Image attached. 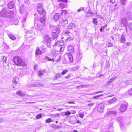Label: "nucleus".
Segmentation results:
<instances>
[{"mask_svg":"<svg viewBox=\"0 0 132 132\" xmlns=\"http://www.w3.org/2000/svg\"><path fill=\"white\" fill-rule=\"evenodd\" d=\"M82 55L81 54L80 52L79 51L78 52V55L77 58L79 60L81 59L82 58Z\"/></svg>","mask_w":132,"mask_h":132,"instance_id":"obj_26","label":"nucleus"},{"mask_svg":"<svg viewBox=\"0 0 132 132\" xmlns=\"http://www.w3.org/2000/svg\"><path fill=\"white\" fill-rule=\"evenodd\" d=\"M52 35L53 38L54 39L58 37V35L55 32H53Z\"/></svg>","mask_w":132,"mask_h":132,"instance_id":"obj_25","label":"nucleus"},{"mask_svg":"<svg viewBox=\"0 0 132 132\" xmlns=\"http://www.w3.org/2000/svg\"><path fill=\"white\" fill-rule=\"evenodd\" d=\"M44 40L47 44H50L51 41V37L48 35H45L43 36Z\"/></svg>","mask_w":132,"mask_h":132,"instance_id":"obj_5","label":"nucleus"},{"mask_svg":"<svg viewBox=\"0 0 132 132\" xmlns=\"http://www.w3.org/2000/svg\"><path fill=\"white\" fill-rule=\"evenodd\" d=\"M33 30H28L27 32V35L30 34L29 35V36L31 37L32 36H34L35 35V34L34 30H35V28H33Z\"/></svg>","mask_w":132,"mask_h":132,"instance_id":"obj_8","label":"nucleus"},{"mask_svg":"<svg viewBox=\"0 0 132 132\" xmlns=\"http://www.w3.org/2000/svg\"><path fill=\"white\" fill-rule=\"evenodd\" d=\"M112 44L111 43V42H110V43H109L108 44V47H110V46H112Z\"/></svg>","mask_w":132,"mask_h":132,"instance_id":"obj_55","label":"nucleus"},{"mask_svg":"<svg viewBox=\"0 0 132 132\" xmlns=\"http://www.w3.org/2000/svg\"><path fill=\"white\" fill-rule=\"evenodd\" d=\"M79 66H77L76 67H74L73 68V69L75 70H76V69H79Z\"/></svg>","mask_w":132,"mask_h":132,"instance_id":"obj_60","label":"nucleus"},{"mask_svg":"<svg viewBox=\"0 0 132 132\" xmlns=\"http://www.w3.org/2000/svg\"><path fill=\"white\" fill-rule=\"evenodd\" d=\"M84 10V8L81 7L77 10V12H80L81 11H83Z\"/></svg>","mask_w":132,"mask_h":132,"instance_id":"obj_47","label":"nucleus"},{"mask_svg":"<svg viewBox=\"0 0 132 132\" xmlns=\"http://www.w3.org/2000/svg\"><path fill=\"white\" fill-rule=\"evenodd\" d=\"M116 0H110V2L113 3H115Z\"/></svg>","mask_w":132,"mask_h":132,"instance_id":"obj_63","label":"nucleus"},{"mask_svg":"<svg viewBox=\"0 0 132 132\" xmlns=\"http://www.w3.org/2000/svg\"><path fill=\"white\" fill-rule=\"evenodd\" d=\"M65 114L66 116H69L71 114V113L69 111H67L65 112Z\"/></svg>","mask_w":132,"mask_h":132,"instance_id":"obj_43","label":"nucleus"},{"mask_svg":"<svg viewBox=\"0 0 132 132\" xmlns=\"http://www.w3.org/2000/svg\"><path fill=\"white\" fill-rule=\"evenodd\" d=\"M115 79V77H113L112 78L110 79L109 80L107 81V83L109 84L112 82Z\"/></svg>","mask_w":132,"mask_h":132,"instance_id":"obj_32","label":"nucleus"},{"mask_svg":"<svg viewBox=\"0 0 132 132\" xmlns=\"http://www.w3.org/2000/svg\"><path fill=\"white\" fill-rule=\"evenodd\" d=\"M94 105V104L93 103H91L90 104H88V105L89 106H93Z\"/></svg>","mask_w":132,"mask_h":132,"instance_id":"obj_59","label":"nucleus"},{"mask_svg":"<svg viewBox=\"0 0 132 132\" xmlns=\"http://www.w3.org/2000/svg\"><path fill=\"white\" fill-rule=\"evenodd\" d=\"M93 23L95 24H97V19L96 18H93Z\"/></svg>","mask_w":132,"mask_h":132,"instance_id":"obj_36","label":"nucleus"},{"mask_svg":"<svg viewBox=\"0 0 132 132\" xmlns=\"http://www.w3.org/2000/svg\"><path fill=\"white\" fill-rule=\"evenodd\" d=\"M63 83H62V82H59V83H56L55 84H54V85H60V84H62Z\"/></svg>","mask_w":132,"mask_h":132,"instance_id":"obj_61","label":"nucleus"},{"mask_svg":"<svg viewBox=\"0 0 132 132\" xmlns=\"http://www.w3.org/2000/svg\"><path fill=\"white\" fill-rule=\"evenodd\" d=\"M100 31L101 32H103L104 31V28L103 27H101L100 29Z\"/></svg>","mask_w":132,"mask_h":132,"instance_id":"obj_49","label":"nucleus"},{"mask_svg":"<svg viewBox=\"0 0 132 132\" xmlns=\"http://www.w3.org/2000/svg\"><path fill=\"white\" fill-rule=\"evenodd\" d=\"M68 58L69 61L71 62H73V57L72 55L70 53L68 54Z\"/></svg>","mask_w":132,"mask_h":132,"instance_id":"obj_20","label":"nucleus"},{"mask_svg":"<svg viewBox=\"0 0 132 132\" xmlns=\"http://www.w3.org/2000/svg\"><path fill=\"white\" fill-rule=\"evenodd\" d=\"M38 75L39 76H42L43 75L42 72L41 71H39L37 72Z\"/></svg>","mask_w":132,"mask_h":132,"instance_id":"obj_42","label":"nucleus"},{"mask_svg":"<svg viewBox=\"0 0 132 132\" xmlns=\"http://www.w3.org/2000/svg\"><path fill=\"white\" fill-rule=\"evenodd\" d=\"M61 76V74L58 73H56L55 76V79H56L60 77Z\"/></svg>","mask_w":132,"mask_h":132,"instance_id":"obj_28","label":"nucleus"},{"mask_svg":"<svg viewBox=\"0 0 132 132\" xmlns=\"http://www.w3.org/2000/svg\"><path fill=\"white\" fill-rule=\"evenodd\" d=\"M128 103L126 102H120L118 105H120L119 110L121 112L125 111L126 110Z\"/></svg>","mask_w":132,"mask_h":132,"instance_id":"obj_4","label":"nucleus"},{"mask_svg":"<svg viewBox=\"0 0 132 132\" xmlns=\"http://www.w3.org/2000/svg\"><path fill=\"white\" fill-rule=\"evenodd\" d=\"M41 48L43 52H45L46 51V48L45 47V44L42 45L41 46Z\"/></svg>","mask_w":132,"mask_h":132,"instance_id":"obj_33","label":"nucleus"},{"mask_svg":"<svg viewBox=\"0 0 132 132\" xmlns=\"http://www.w3.org/2000/svg\"><path fill=\"white\" fill-rule=\"evenodd\" d=\"M129 27L130 30L132 31V22L129 24Z\"/></svg>","mask_w":132,"mask_h":132,"instance_id":"obj_41","label":"nucleus"},{"mask_svg":"<svg viewBox=\"0 0 132 132\" xmlns=\"http://www.w3.org/2000/svg\"><path fill=\"white\" fill-rule=\"evenodd\" d=\"M52 121V119L50 118H49L48 119H46V122L47 123H49L51 122Z\"/></svg>","mask_w":132,"mask_h":132,"instance_id":"obj_37","label":"nucleus"},{"mask_svg":"<svg viewBox=\"0 0 132 132\" xmlns=\"http://www.w3.org/2000/svg\"><path fill=\"white\" fill-rule=\"evenodd\" d=\"M79 116L81 117V118H83V117L84 116V115L83 114H79Z\"/></svg>","mask_w":132,"mask_h":132,"instance_id":"obj_54","label":"nucleus"},{"mask_svg":"<svg viewBox=\"0 0 132 132\" xmlns=\"http://www.w3.org/2000/svg\"><path fill=\"white\" fill-rule=\"evenodd\" d=\"M14 12L11 10H7L6 8L3 9L0 12L1 16L7 19H9L13 17Z\"/></svg>","mask_w":132,"mask_h":132,"instance_id":"obj_1","label":"nucleus"},{"mask_svg":"<svg viewBox=\"0 0 132 132\" xmlns=\"http://www.w3.org/2000/svg\"><path fill=\"white\" fill-rule=\"evenodd\" d=\"M37 11L38 13L40 15H42L45 13V11L42 8L37 9Z\"/></svg>","mask_w":132,"mask_h":132,"instance_id":"obj_14","label":"nucleus"},{"mask_svg":"<svg viewBox=\"0 0 132 132\" xmlns=\"http://www.w3.org/2000/svg\"><path fill=\"white\" fill-rule=\"evenodd\" d=\"M121 24L126 27V29L127 31L126 30L127 29V22L126 19V18H123L122 19L121 21Z\"/></svg>","mask_w":132,"mask_h":132,"instance_id":"obj_9","label":"nucleus"},{"mask_svg":"<svg viewBox=\"0 0 132 132\" xmlns=\"http://www.w3.org/2000/svg\"><path fill=\"white\" fill-rule=\"evenodd\" d=\"M42 116V114L40 113L37 114L36 116V117L37 119H38L41 118Z\"/></svg>","mask_w":132,"mask_h":132,"instance_id":"obj_40","label":"nucleus"},{"mask_svg":"<svg viewBox=\"0 0 132 132\" xmlns=\"http://www.w3.org/2000/svg\"><path fill=\"white\" fill-rule=\"evenodd\" d=\"M64 50V48H63L62 46H61L60 48V51L61 52V51Z\"/></svg>","mask_w":132,"mask_h":132,"instance_id":"obj_52","label":"nucleus"},{"mask_svg":"<svg viewBox=\"0 0 132 132\" xmlns=\"http://www.w3.org/2000/svg\"><path fill=\"white\" fill-rule=\"evenodd\" d=\"M68 21L66 19H63V22L62 24H63L66 25L68 24Z\"/></svg>","mask_w":132,"mask_h":132,"instance_id":"obj_27","label":"nucleus"},{"mask_svg":"<svg viewBox=\"0 0 132 132\" xmlns=\"http://www.w3.org/2000/svg\"><path fill=\"white\" fill-rule=\"evenodd\" d=\"M42 4H39L38 5V9H39L40 8H42Z\"/></svg>","mask_w":132,"mask_h":132,"instance_id":"obj_51","label":"nucleus"},{"mask_svg":"<svg viewBox=\"0 0 132 132\" xmlns=\"http://www.w3.org/2000/svg\"><path fill=\"white\" fill-rule=\"evenodd\" d=\"M64 35L66 37V40L70 41L73 39L74 35L73 34L70 32L69 30L65 32L64 33Z\"/></svg>","mask_w":132,"mask_h":132,"instance_id":"obj_3","label":"nucleus"},{"mask_svg":"<svg viewBox=\"0 0 132 132\" xmlns=\"http://www.w3.org/2000/svg\"><path fill=\"white\" fill-rule=\"evenodd\" d=\"M40 21L41 23L42 24L44 25L46 21L45 17L44 16H43L40 19Z\"/></svg>","mask_w":132,"mask_h":132,"instance_id":"obj_17","label":"nucleus"},{"mask_svg":"<svg viewBox=\"0 0 132 132\" xmlns=\"http://www.w3.org/2000/svg\"><path fill=\"white\" fill-rule=\"evenodd\" d=\"M67 13V11L66 10H63L62 11V14H64V15H65Z\"/></svg>","mask_w":132,"mask_h":132,"instance_id":"obj_46","label":"nucleus"},{"mask_svg":"<svg viewBox=\"0 0 132 132\" xmlns=\"http://www.w3.org/2000/svg\"><path fill=\"white\" fill-rule=\"evenodd\" d=\"M6 57L4 56H3V62H4V61H5L6 60Z\"/></svg>","mask_w":132,"mask_h":132,"instance_id":"obj_56","label":"nucleus"},{"mask_svg":"<svg viewBox=\"0 0 132 132\" xmlns=\"http://www.w3.org/2000/svg\"><path fill=\"white\" fill-rule=\"evenodd\" d=\"M51 28L52 29V30L58 33L60 32V29L56 26H51Z\"/></svg>","mask_w":132,"mask_h":132,"instance_id":"obj_12","label":"nucleus"},{"mask_svg":"<svg viewBox=\"0 0 132 132\" xmlns=\"http://www.w3.org/2000/svg\"><path fill=\"white\" fill-rule=\"evenodd\" d=\"M96 105L97 106V109L98 111L100 112H103L104 108V104L100 103L98 105L97 104Z\"/></svg>","mask_w":132,"mask_h":132,"instance_id":"obj_6","label":"nucleus"},{"mask_svg":"<svg viewBox=\"0 0 132 132\" xmlns=\"http://www.w3.org/2000/svg\"><path fill=\"white\" fill-rule=\"evenodd\" d=\"M45 59L50 61H52L54 60V59H53L50 58H49V57L47 56H45Z\"/></svg>","mask_w":132,"mask_h":132,"instance_id":"obj_34","label":"nucleus"},{"mask_svg":"<svg viewBox=\"0 0 132 132\" xmlns=\"http://www.w3.org/2000/svg\"><path fill=\"white\" fill-rule=\"evenodd\" d=\"M126 44L127 46H129L131 45V43L130 42H128L126 43Z\"/></svg>","mask_w":132,"mask_h":132,"instance_id":"obj_57","label":"nucleus"},{"mask_svg":"<svg viewBox=\"0 0 132 132\" xmlns=\"http://www.w3.org/2000/svg\"><path fill=\"white\" fill-rule=\"evenodd\" d=\"M110 113L112 114H116V113L115 111H111L110 112Z\"/></svg>","mask_w":132,"mask_h":132,"instance_id":"obj_64","label":"nucleus"},{"mask_svg":"<svg viewBox=\"0 0 132 132\" xmlns=\"http://www.w3.org/2000/svg\"><path fill=\"white\" fill-rule=\"evenodd\" d=\"M67 103H68V104H74L75 103V102L73 101H69V102H68Z\"/></svg>","mask_w":132,"mask_h":132,"instance_id":"obj_53","label":"nucleus"},{"mask_svg":"<svg viewBox=\"0 0 132 132\" xmlns=\"http://www.w3.org/2000/svg\"><path fill=\"white\" fill-rule=\"evenodd\" d=\"M116 101V98H114L110 100L109 101V102H111V103H113L114 102H115Z\"/></svg>","mask_w":132,"mask_h":132,"instance_id":"obj_44","label":"nucleus"},{"mask_svg":"<svg viewBox=\"0 0 132 132\" xmlns=\"http://www.w3.org/2000/svg\"><path fill=\"white\" fill-rule=\"evenodd\" d=\"M15 4V2L13 1H11L8 3L7 6L9 8L11 9L14 7Z\"/></svg>","mask_w":132,"mask_h":132,"instance_id":"obj_11","label":"nucleus"},{"mask_svg":"<svg viewBox=\"0 0 132 132\" xmlns=\"http://www.w3.org/2000/svg\"><path fill=\"white\" fill-rule=\"evenodd\" d=\"M64 40H62L60 41H57L55 43V45L57 46L60 45L62 46L64 44Z\"/></svg>","mask_w":132,"mask_h":132,"instance_id":"obj_13","label":"nucleus"},{"mask_svg":"<svg viewBox=\"0 0 132 132\" xmlns=\"http://www.w3.org/2000/svg\"><path fill=\"white\" fill-rule=\"evenodd\" d=\"M16 94L18 95L21 96H25L24 93L21 91H18L16 92Z\"/></svg>","mask_w":132,"mask_h":132,"instance_id":"obj_19","label":"nucleus"},{"mask_svg":"<svg viewBox=\"0 0 132 132\" xmlns=\"http://www.w3.org/2000/svg\"><path fill=\"white\" fill-rule=\"evenodd\" d=\"M16 79V78H15L13 79V84L14 85H15L17 84Z\"/></svg>","mask_w":132,"mask_h":132,"instance_id":"obj_31","label":"nucleus"},{"mask_svg":"<svg viewBox=\"0 0 132 132\" xmlns=\"http://www.w3.org/2000/svg\"><path fill=\"white\" fill-rule=\"evenodd\" d=\"M19 10L21 14H23L25 13L26 10L23 5H21L19 6Z\"/></svg>","mask_w":132,"mask_h":132,"instance_id":"obj_10","label":"nucleus"},{"mask_svg":"<svg viewBox=\"0 0 132 132\" xmlns=\"http://www.w3.org/2000/svg\"><path fill=\"white\" fill-rule=\"evenodd\" d=\"M68 50L70 52H73L74 51L73 46L71 45H69L67 47Z\"/></svg>","mask_w":132,"mask_h":132,"instance_id":"obj_16","label":"nucleus"},{"mask_svg":"<svg viewBox=\"0 0 132 132\" xmlns=\"http://www.w3.org/2000/svg\"><path fill=\"white\" fill-rule=\"evenodd\" d=\"M103 91H99V92H95L93 93H92V94L94 95V94H97V93H103Z\"/></svg>","mask_w":132,"mask_h":132,"instance_id":"obj_48","label":"nucleus"},{"mask_svg":"<svg viewBox=\"0 0 132 132\" xmlns=\"http://www.w3.org/2000/svg\"><path fill=\"white\" fill-rule=\"evenodd\" d=\"M103 95V94H101L100 95L98 96H94L93 97V99H97L99 97H100V96H102Z\"/></svg>","mask_w":132,"mask_h":132,"instance_id":"obj_38","label":"nucleus"},{"mask_svg":"<svg viewBox=\"0 0 132 132\" xmlns=\"http://www.w3.org/2000/svg\"><path fill=\"white\" fill-rule=\"evenodd\" d=\"M60 6L61 7L63 8L65 6L64 4L62 3H61Z\"/></svg>","mask_w":132,"mask_h":132,"instance_id":"obj_50","label":"nucleus"},{"mask_svg":"<svg viewBox=\"0 0 132 132\" xmlns=\"http://www.w3.org/2000/svg\"><path fill=\"white\" fill-rule=\"evenodd\" d=\"M26 18H24L23 20L22 21V23L23 24V25H24L25 23L26 22Z\"/></svg>","mask_w":132,"mask_h":132,"instance_id":"obj_58","label":"nucleus"},{"mask_svg":"<svg viewBox=\"0 0 132 132\" xmlns=\"http://www.w3.org/2000/svg\"><path fill=\"white\" fill-rule=\"evenodd\" d=\"M120 41L121 43H123L125 42L126 40L125 37L124 35H122L121 37Z\"/></svg>","mask_w":132,"mask_h":132,"instance_id":"obj_22","label":"nucleus"},{"mask_svg":"<svg viewBox=\"0 0 132 132\" xmlns=\"http://www.w3.org/2000/svg\"><path fill=\"white\" fill-rule=\"evenodd\" d=\"M127 0H120V2L123 5H124L125 3Z\"/></svg>","mask_w":132,"mask_h":132,"instance_id":"obj_39","label":"nucleus"},{"mask_svg":"<svg viewBox=\"0 0 132 132\" xmlns=\"http://www.w3.org/2000/svg\"><path fill=\"white\" fill-rule=\"evenodd\" d=\"M75 24L73 23H71L69 24L67 27L68 29H72L74 26Z\"/></svg>","mask_w":132,"mask_h":132,"instance_id":"obj_24","label":"nucleus"},{"mask_svg":"<svg viewBox=\"0 0 132 132\" xmlns=\"http://www.w3.org/2000/svg\"><path fill=\"white\" fill-rule=\"evenodd\" d=\"M35 54L37 55H40L41 54V52L39 49H37L36 50Z\"/></svg>","mask_w":132,"mask_h":132,"instance_id":"obj_23","label":"nucleus"},{"mask_svg":"<svg viewBox=\"0 0 132 132\" xmlns=\"http://www.w3.org/2000/svg\"><path fill=\"white\" fill-rule=\"evenodd\" d=\"M118 120L120 123H121V124L125 123L124 119L123 118H121L120 120H119V118H118Z\"/></svg>","mask_w":132,"mask_h":132,"instance_id":"obj_30","label":"nucleus"},{"mask_svg":"<svg viewBox=\"0 0 132 132\" xmlns=\"http://www.w3.org/2000/svg\"><path fill=\"white\" fill-rule=\"evenodd\" d=\"M131 81V80H128L126 81L125 82L121 83L120 86L118 87V91L120 90L121 86H125L128 85H130L131 84V82H130V81Z\"/></svg>","mask_w":132,"mask_h":132,"instance_id":"obj_7","label":"nucleus"},{"mask_svg":"<svg viewBox=\"0 0 132 132\" xmlns=\"http://www.w3.org/2000/svg\"><path fill=\"white\" fill-rule=\"evenodd\" d=\"M127 92H128L129 95H132V88L129 89Z\"/></svg>","mask_w":132,"mask_h":132,"instance_id":"obj_35","label":"nucleus"},{"mask_svg":"<svg viewBox=\"0 0 132 132\" xmlns=\"http://www.w3.org/2000/svg\"><path fill=\"white\" fill-rule=\"evenodd\" d=\"M88 85H81L76 86V88H77L81 89L82 88H85L88 87Z\"/></svg>","mask_w":132,"mask_h":132,"instance_id":"obj_21","label":"nucleus"},{"mask_svg":"<svg viewBox=\"0 0 132 132\" xmlns=\"http://www.w3.org/2000/svg\"><path fill=\"white\" fill-rule=\"evenodd\" d=\"M8 35L9 38L12 40H14L16 39V37L12 34H8Z\"/></svg>","mask_w":132,"mask_h":132,"instance_id":"obj_15","label":"nucleus"},{"mask_svg":"<svg viewBox=\"0 0 132 132\" xmlns=\"http://www.w3.org/2000/svg\"><path fill=\"white\" fill-rule=\"evenodd\" d=\"M70 75H68V76H66V77H65V78H67V79H69L70 78Z\"/></svg>","mask_w":132,"mask_h":132,"instance_id":"obj_62","label":"nucleus"},{"mask_svg":"<svg viewBox=\"0 0 132 132\" xmlns=\"http://www.w3.org/2000/svg\"><path fill=\"white\" fill-rule=\"evenodd\" d=\"M60 14L59 13H56L54 16L53 19L55 21H57L59 18Z\"/></svg>","mask_w":132,"mask_h":132,"instance_id":"obj_18","label":"nucleus"},{"mask_svg":"<svg viewBox=\"0 0 132 132\" xmlns=\"http://www.w3.org/2000/svg\"><path fill=\"white\" fill-rule=\"evenodd\" d=\"M68 71V70H64L61 73L62 75H64Z\"/></svg>","mask_w":132,"mask_h":132,"instance_id":"obj_45","label":"nucleus"},{"mask_svg":"<svg viewBox=\"0 0 132 132\" xmlns=\"http://www.w3.org/2000/svg\"><path fill=\"white\" fill-rule=\"evenodd\" d=\"M12 60L15 64L17 66H24L26 65L25 62L21 57L18 56H14L13 57Z\"/></svg>","mask_w":132,"mask_h":132,"instance_id":"obj_2","label":"nucleus"},{"mask_svg":"<svg viewBox=\"0 0 132 132\" xmlns=\"http://www.w3.org/2000/svg\"><path fill=\"white\" fill-rule=\"evenodd\" d=\"M42 26H39L38 29L40 31H43L44 29V27L43 26H44L43 24H41Z\"/></svg>","mask_w":132,"mask_h":132,"instance_id":"obj_29","label":"nucleus"}]
</instances>
